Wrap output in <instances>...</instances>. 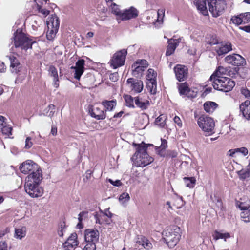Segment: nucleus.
Wrapping results in <instances>:
<instances>
[{
	"label": "nucleus",
	"mask_w": 250,
	"mask_h": 250,
	"mask_svg": "<svg viewBox=\"0 0 250 250\" xmlns=\"http://www.w3.org/2000/svg\"><path fill=\"white\" fill-rule=\"evenodd\" d=\"M42 179V174L39 171L28 175L26 178L24 188L26 192L32 198L41 197L43 193V189L39 186Z\"/></svg>",
	"instance_id": "nucleus-1"
},
{
	"label": "nucleus",
	"mask_w": 250,
	"mask_h": 250,
	"mask_svg": "<svg viewBox=\"0 0 250 250\" xmlns=\"http://www.w3.org/2000/svg\"><path fill=\"white\" fill-rule=\"evenodd\" d=\"M133 145L137 146V148L136 152L131 159L137 167H144L154 161V159L147 154V146L146 145H137L134 143Z\"/></svg>",
	"instance_id": "nucleus-2"
},
{
	"label": "nucleus",
	"mask_w": 250,
	"mask_h": 250,
	"mask_svg": "<svg viewBox=\"0 0 250 250\" xmlns=\"http://www.w3.org/2000/svg\"><path fill=\"white\" fill-rule=\"evenodd\" d=\"M212 81L215 89L225 92L231 90L235 84L234 81L228 77L217 78Z\"/></svg>",
	"instance_id": "nucleus-3"
},
{
	"label": "nucleus",
	"mask_w": 250,
	"mask_h": 250,
	"mask_svg": "<svg viewBox=\"0 0 250 250\" xmlns=\"http://www.w3.org/2000/svg\"><path fill=\"white\" fill-rule=\"evenodd\" d=\"M14 46L21 50H27L32 48V44L35 42V41L27 37L24 33L16 32L13 38Z\"/></svg>",
	"instance_id": "nucleus-4"
},
{
	"label": "nucleus",
	"mask_w": 250,
	"mask_h": 250,
	"mask_svg": "<svg viewBox=\"0 0 250 250\" xmlns=\"http://www.w3.org/2000/svg\"><path fill=\"white\" fill-rule=\"evenodd\" d=\"M197 122L206 136H209L214 133L215 122L211 117L202 115L198 119Z\"/></svg>",
	"instance_id": "nucleus-5"
},
{
	"label": "nucleus",
	"mask_w": 250,
	"mask_h": 250,
	"mask_svg": "<svg viewBox=\"0 0 250 250\" xmlns=\"http://www.w3.org/2000/svg\"><path fill=\"white\" fill-rule=\"evenodd\" d=\"M47 31L46 32V38L48 40H52L57 32L60 21L59 18L56 15H52L48 18L47 21Z\"/></svg>",
	"instance_id": "nucleus-6"
},
{
	"label": "nucleus",
	"mask_w": 250,
	"mask_h": 250,
	"mask_svg": "<svg viewBox=\"0 0 250 250\" xmlns=\"http://www.w3.org/2000/svg\"><path fill=\"white\" fill-rule=\"evenodd\" d=\"M209 11L214 17L221 15L226 7L225 0H208Z\"/></svg>",
	"instance_id": "nucleus-7"
},
{
	"label": "nucleus",
	"mask_w": 250,
	"mask_h": 250,
	"mask_svg": "<svg viewBox=\"0 0 250 250\" xmlns=\"http://www.w3.org/2000/svg\"><path fill=\"white\" fill-rule=\"evenodd\" d=\"M179 230V228H176L174 229L166 230L163 231L164 239L169 247H173L179 241L181 237Z\"/></svg>",
	"instance_id": "nucleus-8"
},
{
	"label": "nucleus",
	"mask_w": 250,
	"mask_h": 250,
	"mask_svg": "<svg viewBox=\"0 0 250 250\" xmlns=\"http://www.w3.org/2000/svg\"><path fill=\"white\" fill-rule=\"evenodd\" d=\"M126 54L127 51L125 49H123L115 53L111 60V66L114 69H116L124 65Z\"/></svg>",
	"instance_id": "nucleus-9"
},
{
	"label": "nucleus",
	"mask_w": 250,
	"mask_h": 250,
	"mask_svg": "<svg viewBox=\"0 0 250 250\" xmlns=\"http://www.w3.org/2000/svg\"><path fill=\"white\" fill-rule=\"evenodd\" d=\"M20 169L21 172L25 174L31 172L30 175H32L33 173L37 171L42 174V170L38 167V165L31 160H27L22 163L20 167Z\"/></svg>",
	"instance_id": "nucleus-10"
},
{
	"label": "nucleus",
	"mask_w": 250,
	"mask_h": 250,
	"mask_svg": "<svg viewBox=\"0 0 250 250\" xmlns=\"http://www.w3.org/2000/svg\"><path fill=\"white\" fill-rule=\"evenodd\" d=\"M225 60L228 63L235 66H244L246 64L245 59L242 56L237 54L228 55L225 57Z\"/></svg>",
	"instance_id": "nucleus-11"
},
{
	"label": "nucleus",
	"mask_w": 250,
	"mask_h": 250,
	"mask_svg": "<svg viewBox=\"0 0 250 250\" xmlns=\"http://www.w3.org/2000/svg\"><path fill=\"white\" fill-rule=\"evenodd\" d=\"M126 83L132 91L140 93L143 89V83L141 80L130 78L127 80Z\"/></svg>",
	"instance_id": "nucleus-12"
},
{
	"label": "nucleus",
	"mask_w": 250,
	"mask_h": 250,
	"mask_svg": "<svg viewBox=\"0 0 250 250\" xmlns=\"http://www.w3.org/2000/svg\"><path fill=\"white\" fill-rule=\"evenodd\" d=\"M99 233L98 230L92 229H86L84 233V238L86 244H93L96 245V243L99 240Z\"/></svg>",
	"instance_id": "nucleus-13"
},
{
	"label": "nucleus",
	"mask_w": 250,
	"mask_h": 250,
	"mask_svg": "<svg viewBox=\"0 0 250 250\" xmlns=\"http://www.w3.org/2000/svg\"><path fill=\"white\" fill-rule=\"evenodd\" d=\"M176 79L179 82L185 81L188 77V69L184 65L178 64L174 68Z\"/></svg>",
	"instance_id": "nucleus-14"
},
{
	"label": "nucleus",
	"mask_w": 250,
	"mask_h": 250,
	"mask_svg": "<svg viewBox=\"0 0 250 250\" xmlns=\"http://www.w3.org/2000/svg\"><path fill=\"white\" fill-rule=\"evenodd\" d=\"M84 64L85 61L83 59H81L76 62L75 66L71 67V69L75 70L74 78L76 79L80 80L81 76L84 72Z\"/></svg>",
	"instance_id": "nucleus-15"
},
{
	"label": "nucleus",
	"mask_w": 250,
	"mask_h": 250,
	"mask_svg": "<svg viewBox=\"0 0 250 250\" xmlns=\"http://www.w3.org/2000/svg\"><path fill=\"white\" fill-rule=\"evenodd\" d=\"M215 50L218 55L226 54L232 50L231 43L221 42L215 47Z\"/></svg>",
	"instance_id": "nucleus-16"
},
{
	"label": "nucleus",
	"mask_w": 250,
	"mask_h": 250,
	"mask_svg": "<svg viewBox=\"0 0 250 250\" xmlns=\"http://www.w3.org/2000/svg\"><path fill=\"white\" fill-rule=\"evenodd\" d=\"M138 15L137 10L131 7L128 9L123 11L120 19L122 20H128L132 18H136Z\"/></svg>",
	"instance_id": "nucleus-17"
},
{
	"label": "nucleus",
	"mask_w": 250,
	"mask_h": 250,
	"mask_svg": "<svg viewBox=\"0 0 250 250\" xmlns=\"http://www.w3.org/2000/svg\"><path fill=\"white\" fill-rule=\"evenodd\" d=\"M113 215L109 211V208H108L104 210V212L103 211H101L100 213L96 212L94 215V218L96 223L102 224L104 223L105 217H107L110 219Z\"/></svg>",
	"instance_id": "nucleus-18"
},
{
	"label": "nucleus",
	"mask_w": 250,
	"mask_h": 250,
	"mask_svg": "<svg viewBox=\"0 0 250 250\" xmlns=\"http://www.w3.org/2000/svg\"><path fill=\"white\" fill-rule=\"evenodd\" d=\"M134 103L136 106L140 108L142 110L146 109L150 105L148 100L143 98L141 96H138L134 98Z\"/></svg>",
	"instance_id": "nucleus-19"
},
{
	"label": "nucleus",
	"mask_w": 250,
	"mask_h": 250,
	"mask_svg": "<svg viewBox=\"0 0 250 250\" xmlns=\"http://www.w3.org/2000/svg\"><path fill=\"white\" fill-rule=\"evenodd\" d=\"M89 113L92 117L97 120H103L106 117L104 111L99 107L93 106L89 109Z\"/></svg>",
	"instance_id": "nucleus-20"
},
{
	"label": "nucleus",
	"mask_w": 250,
	"mask_h": 250,
	"mask_svg": "<svg viewBox=\"0 0 250 250\" xmlns=\"http://www.w3.org/2000/svg\"><path fill=\"white\" fill-rule=\"evenodd\" d=\"M79 244L77 241V235L76 233H73L68 237L67 241L63 244V247H66L74 250Z\"/></svg>",
	"instance_id": "nucleus-21"
},
{
	"label": "nucleus",
	"mask_w": 250,
	"mask_h": 250,
	"mask_svg": "<svg viewBox=\"0 0 250 250\" xmlns=\"http://www.w3.org/2000/svg\"><path fill=\"white\" fill-rule=\"evenodd\" d=\"M10 62V67L12 73H18L21 69V65L16 57L13 55L8 57Z\"/></svg>",
	"instance_id": "nucleus-22"
},
{
	"label": "nucleus",
	"mask_w": 250,
	"mask_h": 250,
	"mask_svg": "<svg viewBox=\"0 0 250 250\" xmlns=\"http://www.w3.org/2000/svg\"><path fill=\"white\" fill-rule=\"evenodd\" d=\"M240 110L246 119L250 120V101L246 100L239 106Z\"/></svg>",
	"instance_id": "nucleus-23"
},
{
	"label": "nucleus",
	"mask_w": 250,
	"mask_h": 250,
	"mask_svg": "<svg viewBox=\"0 0 250 250\" xmlns=\"http://www.w3.org/2000/svg\"><path fill=\"white\" fill-rule=\"evenodd\" d=\"M194 4L197 10L204 16L208 15V11L207 8L206 0H195Z\"/></svg>",
	"instance_id": "nucleus-24"
},
{
	"label": "nucleus",
	"mask_w": 250,
	"mask_h": 250,
	"mask_svg": "<svg viewBox=\"0 0 250 250\" xmlns=\"http://www.w3.org/2000/svg\"><path fill=\"white\" fill-rule=\"evenodd\" d=\"M228 72V70L222 66H220L213 73L210 78V80L212 81L213 79L217 78L224 77L223 76Z\"/></svg>",
	"instance_id": "nucleus-25"
},
{
	"label": "nucleus",
	"mask_w": 250,
	"mask_h": 250,
	"mask_svg": "<svg viewBox=\"0 0 250 250\" xmlns=\"http://www.w3.org/2000/svg\"><path fill=\"white\" fill-rule=\"evenodd\" d=\"M138 64V62H135L132 65V75L136 78L141 76L145 70V69L143 68L144 66H140Z\"/></svg>",
	"instance_id": "nucleus-26"
},
{
	"label": "nucleus",
	"mask_w": 250,
	"mask_h": 250,
	"mask_svg": "<svg viewBox=\"0 0 250 250\" xmlns=\"http://www.w3.org/2000/svg\"><path fill=\"white\" fill-rule=\"evenodd\" d=\"M26 233V229L25 227L16 228L15 229V237L21 240L24 237Z\"/></svg>",
	"instance_id": "nucleus-27"
},
{
	"label": "nucleus",
	"mask_w": 250,
	"mask_h": 250,
	"mask_svg": "<svg viewBox=\"0 0 250 250\" xmlns=\"http://www.w3.org/2000/svg\"><path fill=\"white\" fill-rule=\"evenodd\" d=\"M218 105L213 102H206L204 104L205 110L208 113H212L217 108Z\"/></svg>",
	"instance_id": "nucleus-28"
},
{
	"label": "nucleus",
	"mask_w": 250,
	"mask_h": 250,
	"mask_svg": "<svg viewBox=\"0 0 250 250\" xmlns=\"http://www.w3.org/2000/svg\"><path fill=\"white\" fill-rule=\"evenodd\" d=\"M140 245H141L146 250H149L152 248L153 245L150 241L145 237H142L137 241Z\"/></svg>",
	"instance_id": "nucleus-29"
},
{
	"label": "nucleus",
	"mask_w": 250,
	"mask_h": 250,
	"mask_svg": "<svg viewBox=\"0 0 250 250\" xmlns=\"http://www.w3.org/2000/svg\"><path fill=\"white\" fill-rule=\"evenodd\" d=\"M168 45L167 46V51H166V55L170 56L175 51L177 44L175 42L174 40L171 39L168 41Z\"/></svg>",
	"instance_id": "nucleus-30"
},
{
	"label": "nucleus",
	"mask_w": 250,
	"mask_h": 250,
	"mask_svg": "<svg viewBox=\"0 0 250 250\" xmlns=\"http://www.w3.org/2000/svg\"><path fill=\"white\" fill-rule=\"evenodd\" d=\"M147 89L152 94H155L157 91V83L156 80L146 82Z\"/></svg>",
	"instance_id": "nucleus-31"
},
{
	"label": "nucleus",
	"mask_w": 250,
	"mask_h": 250,
	"mask_svg": "<svg viewBox=\"0 0 250 250\" xmlns=\"http://www.w3.org/2000/svg\"><path fill=\"white\" fill-rule=\"evenodd\" d=\"M178 89L181 95H186L187 96H191L188 92L190 89L186 83H183L179 84Z\"/></svg>",
	"instance_id": "nucleus-32"
},
{
	"label": "nucleus",
	"mask_w": 250,
	"mask_h": 250,
	"mask_svg": "<svg viewBox=\"0 0 250 250\" xmlns=\"http://www.w3.org/2000/svg\"><path fill=\"white\" fill-rule=\"evenodd\" d=\"M213 239L215 240H217L219 239H224V241H226V239L230 237V234L229 233H221L217 230H215L212 235Z\"/></svg>",
	"instance_id": "nucleus-33"
},
{
	"label": "nucleus",
	"mask_w": 250,
	"mask_h": 250,
	"mask_svg": "<svg viewBox=\"0 0 250 250\" xmlns=\"http://www.w3.org/2000/svg\"><path fill=\"white\" fill-rule=\"evenodd\" d=\"M210 199L212 201V206H215L218 208H222V203L220 198L216 194L211 195Z\"/></svg>",
	"instance_id": "nucleus-34"
},
{
	"label": "nucleus",
	"mask_w": 250,
	"mask_h": 250,
	"mask_svg": "<svg viewBox=\"0 0 250 250\" xmlns=\"http://www.w3.org/2000/svg\"><path fill=\"white\" fill-rule=\"evenodd\" d=\"M102 105L106 108V110L111 111L116 105V101H104L102 102Z\"/></svg>",
	"instance_id": "nucleus-35"
},
{
	"label": "nucleus",
	"mask_w": 250,
	"mask_h": 250,
	"mask_svg": "<svg viewBox=\"0 0 250 250\" xmlns=\"http://www.w3.org/2000/svg\"><path fill=\"white\" fill-rule=\"evenodd\" d=\"M124 98L125 101V105L129 108H135L134 98H133L131 95H125Z\"/></svg>",
	"instance_id": "nucleus-36"
},
{
	"label": "nucleus",
	"mask_w": 250,
	"mask_h": 250,
	"mask_svg": "<svg viewBox=\"0 0 250 250\" xmlns=\"http://www.w3.org/2000/svg\"><path fill=\"white\" fill-rule=\"evenodd\" d=\"M183 180L186 186L190 188L194 187L196 181L194 177H184Z\"/></svg>",
	"instance_id": "nucleus-37"
},
{
	"label": "nucleus",
	"mask_w": 250,
	"mask_h": 250,
	"mask_svg": "<svg viewBox=\"0 0 250 250\" xmlns=\"http://www.w3.org/2000/svg\"><path fill=\"white\" fill-rule=\"evenodd\" d=\"M167 147V141L165 139H161V144L160 147L157 148V152L161 156H164V150Z\"/></svg>",
	"instance_id": "nucleus-38"
},
{
	"label": "nucleus",
	"mask_w": 250,
	"mask_h": 250,
	"mask_svg": "<svg viewBox=\"0 0 250 250\" xmlns=\"http://www.w3.org/2000/svg\"><path fill=\"white\" fill-rule=\"evenodd\" d=\"M166 117L164 115H161L157 117L155 121V124L161 127H164L166 125Z\"/></svg>",
	"instance_id": "nucleus-39"
},
{
	"label": "nucleus",
	"mask_w": 250,
	"mask_h": 250,
	"mask_svg": "<svg viewBox=\"0 0 250 250\" xmlns=\"http://www.w3.org/2000/svg\"><path fill=\"white\" fill-rule=\"evenodd\" d=\"M241 217L245 222H250V208L248 209H245L241 213Z\"/></svg>",
	"instance_id": "nucleus-40"
},
{
	"label": "nucleus",
	"mask_w": 250,
	"mask_h": 250,
	"mask_svg": "<svg viewBox=\"0 0 250 250\" xmlns=\"http://www.w3.org/2000/svg\"><path fill=\"white\" fill-rule=\"evenodd\" d=\"M157 73L152 69H149L146 76L147 81L156 80Z\"/></svg>",
	"instance_id": "nucleus-41"
},
{
	"label": "nucleus",
	"mask_w": 250,
	"mask_h": 250,
	"mask_svg": "<svg viewBox=\"0 0 250 250\" xmlns=\"http://www.w3.org/2000/svg\"><path fill=\"white\" fill-rule=\"evenodd\" d=\"M1 128L2 129H0V131L1 132L2 134L7 136L11 135L12 128L10 125H7L6 124Z\"/></svg>",
	"instance_id": "nucleus-42"
},
{
	"label": "nucleus",
	"mask_w": 250,
	"mask_h": 250,
	"mask_svg": "<svg viewBox=\"0 0 250 250\" xmlns=\"http://www.w3.org/2000/svg\"><path fill=\"white\" fill-rule=\"evenodd\" d=\"M112 13L118 16L119 18H121L122 11L120 10L118 6L115 3H113L111 5Z\"/></svg>",
	"instance_id": "nucleus-43"
},
{
	"label": "nucleus",
	"mask_w": 250,
	"mask_h": 250,
	"mask_svg": "<svg viewBox=\"0 0 250 250\" xmlns=\"http://www.w3.org/2000/svg\"><path fill=\"white\" fill-rule=\"evenodd\" d=\"M240 172V177L242 179H245L247 178L250 177V160L249 163V165L247 166V169L245 171H241Z\"/></svg>",
	"instance_id": "nucleus-44"
},
{
	"label": "nucleus",
	"mask_w": 250,
	"mask_h": 250,
	"mask_svg": "<svg viewBox=\"0 0 250 250\" xmlns=\"http://www.w3.org/2000/svg\"><path fill=\"white\" fill-rule=\"evenodd\" d=\"M239 208L243 211H244L245 209L250 208V201L247 199L245 202H240L239 205Z\"/></svg>",
	"instance_id": "nucleus-45"
},
{
	"label": "nucleus",
	"mask_w": 250,
	"mask_h": 250,
	"mask_svg": "<svg viewBox=\"0 0 250 250\" xmlns=\"http://www.w3.org/2000/svg\"><path fill=\"white\" fill-rule=\"evenodd\" d=\"M130 199V196L129 194L126 192L123 193L119 197V200L122 203L124 204L126 202H128Z\"/></svg>",
	"instance_id": "nucleus-46"
},
{
	"label": "nucleus",
	"mask_w": 250,
	"mask_h": 250,
	"mask_svg": "<svg viewBox=\"0 0 250 250\" xmlns=\"http://www.w3.org/2000/svg\"><path fill=\"white\" fill-rule=\"evenodd\" d=\"M48 71L50 75L53 77L54 79H57L58 77V72L55 66H50Z\"/></svg>",
	"instance_id": "nucleus-47"
},
{
	"label": "nucleus",
	"mask_w": 250,
	"mask_h": 250,
	"mask_svg": "<svg viewBox=\"0 0 250 250\" xmlns=\"http://www.w3.org/2000/svg\"><path fill=\"white\" fill-rule=\"evenodd\" d=\"M231 21L234 24L239 25L243 23L242 17L240 14L239 16H234L231 18Z\"/></svg>",
	"instance_id": "nucleus-48"
},
{
	"label": "nucleus",
	"mask_w": 250,
	"mask_h": 250,
	"mask_svg": "<svg viewBox=\"0 0 250 250\" xmlns=\"http://www.w3.org/2000/svg\"><path fill=\"white\" fill-rule=\"evenodd\" d=\"M242 21L244 23H248L250 21V12H247L244 14H241Z\"/></svg>",
	"instance_id": "nucleus-49"
},
{
	"label": "nucleus",
	"mask_w": 250,
	"mask_h": 250,
	"mask_svg": "<svg viewBox=\"0 0 250 250\" xmlns=\"http://www.w3.org/2000/svg\"><path fill=\"white\" fill-rule=\"evenodd\" d=\"M185 204L182 197L177 198L175 200V206L177 208H181Z\"/></svg>",
	"instance_id": "nucleus-50"
},
{
	"label": "nucleus",
	"mask_w": 250,
	"mask_h": 250,
	"mask_svg": "<svg viewBox=\"0 0 250 250\" xmlns=\"http://www.w3.org/2000/svg\"><path fill=\"white\" fill-rule=\"evenodd\" d=\"M78 220L80 222H82L83 219L88 217V211H84L81 212L79 214Z\"/></svg>",
	"instance_id": "nucleus-51"
},
{
	"label": "nucleus",
	"mask_w": 250,
	"mask_h": 250,
	"mask_svg": "<svg viewBox=\"0 0 250 250\" xmlns=\"http://www.w3.org/2000/svg\"><path fill=\"white\" fill-rule=\"evenodd\" d=\"M135 62H138V65L140 66H144L143 68L145 69L148 66V63L146 60H137Z\"/></svg>",
	"instance_id": "nucleus-52"
},
{
	"label": "nucleus",
	"mask_w": 250,
	"mask_h": 250,
	"mask_svg": "<svg viewBox=\"0 0 250 250\" xmlns=\"http://www.w3.org/2000/svg\"><path fill=\"white\" fill-rule=\"evenodd\" d=\"M158 15V19L157 21H161L163 20V17L165 15V11L164 9H159L157 11Z\"/></svg>",
	"instance_id": "nucleus-53"
},
{
	"label": "nucleus",
	"mask_w": 250,
	"mask_h": 250,
	"mask_svg": "<svg viewBox=\"0 0 250 250\" xmlns=\"http://www.w3.org/2000/svg\"><path fill=\"white\" fill-rule=\"evenodd\" d=\"M235 151H237V152L241 153L244 156H246L248 154V150L247 148L245 147H242L241 148H236Z\"/></svg>",
	"instance_id": "nucleus-54"
},
{
	"label": "nucleus",
	"mask_w": 250,
	"mask_h": 250,
	"mask_svg": "<svg viewBox=\"0 0 250 250\" xmlns=\"http://www.w3.org/2000/svg\"><path fill=\"white\" fill-rule=\"evenodd\" d=\"M107 181L112 185H113L114 186L119 187L120 186L122 185V182L119 180H116L115 181L111 179H107Z\"/></svg>",
	"instance_id": "nucleus-55"
},
{
	"label": "nucleus",
	"mask_w": 250,
	"mask_h": 250,
	"mask_svg": "<svg viewBox=\"0 0 250 250\" xmlns=\"http://www.w3.org/2000/svg\"><path fill=\"white\" fill-rule=\"evenodd\" d=\"M31 138L29 137L26 138L25 140V147L27 149L31 148L33 145V143L31 142Z\"/></svg>",
	"instance_id": "nucleus-56"
},
{
	"label": "nucleus",
	"mask_w": 250,
	"mask_h": 250,
	"mask_svg": "<svg viewBox=\"0 0 250 250\" xmlns=\"http://www.w3.org/2000/svg\"><path fill=\"white\" fill-rule=\"evenodd\" d=\"M109 79L113 82H116L119 79V75L117 72L112 73L110 75Z\"/></svg>",
	"instance_id": "nucleus-57"
},
{
	"label": "nucleus",
	"mask_w": 250,
	"mask_h": 250,
	"mask_svg": "<svg viewBox=\"0 0 250 250\" xmlns=\"http://www.w3.org/2000/svg\"><path fill=\"white\" fill-rule=\"evenodd\" d=\"M96 245L93 244H86L84 247L83 250H96Z\"/></svg>",
	"instance_id": "nucleus-58"
},
{
	"label": "nucleus",
	"mask_w": 250,
	"mask_h": 250,
	"mask_svg": "<svg viewBox=\"0 0 250 250\" xmlns=\"http://www.w3.org/2000/svg\"><path fill=\"white\" fill-rule=\"evenodd\" d=\"M48 108H49V110H50L48 114V116L50 117L53 116L55 112V106L53 104H50L48 106Z\"/></svg>",
	"instance_id": "nucleus-59"
},
{
	"label": "nucleus",
	"mask_w": 250,
	"mask_h": 250,
	"mask_svg": "<svg viewBox=\"0 0 250 250\" xmlns=\"http://www.w3.org/2000/svg\"><path fill=\"white\" fill-rule=\"evenodd\" d=\"M173 121L174 123H176L179 127H181L182 126V123L180 118L179 117L177 116H175V117L173 119Z\"/></svg>",
	"instance_id": "nucleus-60"
},
{
	"label": "nucleus",
	"mask_w": 250,
	"mask_h": 250,
	"mask_svg": "<svg viewBox=\"0 0 250 250\" xmlns=\"http://www.w3.org/2000/svg\"><path fill=\"white\" fill-rule=\"evenodd\" d=\"M0 250H8V246L7 243L4 241L0 242Z\"/></svg>",
	"instance_id": "nucleus-61"
},
{
	"label": "nucleus",
	"mask_w": 250,
	"mask_h": 250,
	"mask_svg": "<svg viewBox=\"0 0 250 250\" xmlns=\"http://www.w3.org/2000/svg\"><path fill=\"white\" fill-rule=\"evenodd\" d=\"M241 93L247 98H250V91L246 89L241 90Z\"/></svg>",
	"instance_id": "nucleus-62"
},
{
	"label": "nucleus",
	"mask_w": 250,
	"mask_h": 250,
	"mask_svg": "<svg viewBox=\"0 0 250 250\" xmlns=\"http://www.w3.org/2000/svg\"><path fill=\"white\" fill-rule=\"evenodd\" d=\"M39 11L44 16H46L49 14V11L46 9H42L40 8L39 9Z\"/></svg>",
	"instance_id": "nucleus-63"
},
{
	"label": "nucleus",
	"mask_w": 250,
	"mask_h": 250,
	"mask_svg": "<svg viewBox=\"0 0 250 250\" xmlns=\"http://www.w3.org/2000/svg\"><path fill=\"white\" fill-rule=\"evenodd\" d=\"M4 117L0 115V129H2V127H3L6 123L4 121Z\"/></svg>",
	"instance_id": "nucleus-64"
}]
</instances>
